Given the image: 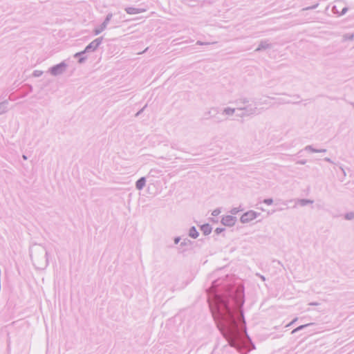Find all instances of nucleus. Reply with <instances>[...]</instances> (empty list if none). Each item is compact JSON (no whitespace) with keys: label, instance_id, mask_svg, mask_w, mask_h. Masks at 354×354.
Segmentation results:
<instances>
[{"label":"nucleus","instance_id":"1","mask_svg":"<svg viewBox=\"0 0 354 354\" xmlns=\"http://www.w3.org/2000/svg\"><path fill=\"white\" fill-rule=\"evenodd\" d=\"M220 279L212 281L207 290V302L218 328L230 346L244 353L251 342L246 332L242 307L245 301L242 285L230 286L223 292L218 290Z\"/></svg>","mask_w":354,"mask_h":354},{"label":"nucleus","instance_id":"2","mask_svg":"<svg viewBox=\"0 0 354 354\" xmlns=\"http://www.w3.org/2000/svg\"><path fill=\"white\" fill-rule=\"evenodd\" d=\"M30 257L37 269L44 270L48 265V251L41 245H34L30 248Z\"/></svg>","mask_w":354,"mask_h":354},{"label":"nucleus","instance_id":"3","mask_svg":"<svg viewBox=\"0 0 354 354\" xmlns=\"http://www.w3.org/2000/svg\"><path fill=\"white\" fill-rule=\"evenodd\" d=\"M260 103L257 99H250V102H247L243 107L236 108L238 113L237 117L245 118L252 115H258L260 113L259 108Z\"/></svg>","mask_w":354,"mask_h":354},{"label":"nucleus","instance_id":"4","mask_svg":"<svg viewBox=\"0 0 354 354\" xmlns=\"http://www.w3.org/2000/svg\"><path fill=\"white\" fill-rule=\"evenodd\" d=\"M102 41H103L102 37L96 38L93 41H91L88 45H87L83 51L75 53L74 57L76 58L80 57L79 60H78L79 63L84 62L86 57H84L83 55L86 53L94 52L98 48V46L102 44Z\"/></svg>","mask_w":354,"mask_h":354},{"label":"nucleus","instance_id":"5","mask_svg":"<svg viewBox=\"0 0 354 354\" xmlns=\"http://www.w3.org/2000/svg\"><path fill=\"white\" fill-rule=\"evenodd\" d=\"M68 64L65 61H63L61 63L50 67L48 69V73H50L53 76H58L65 73Z\"/></svg>","mask_w":354,"mask_h":354},{"label":"nucleus","instance_id":"6","mask_svg":"<svg viewBox=\"0 0 354 354\" xmlns=\"http://www.w3.org/2000/svg\"><path fill=\"white\" fill-rule=\"evenodd\" d=\"M112 17H113V14L111 12L108 13L105 17L104 21L101 24V25H100L98 27H97L94 29V30H93L94 35H98L102 31H104L106 28V27H107L109 23L110 22V21L111 20Z\"/></svg>","mask_w":354,"mask_h":354},{"label":"nucleus","instance_id":"7","mask_svg":"<svg viewBox=\"0 0 354 354\" xmlns=\"http://www.w3.org/2000/svg\"><path fill=\"white\" fill-rule=\"evenodd\" d=\"M259 215H260L259 213L252 211V210H250V211L244 213L241 216L240 220L242 223H248L252 221V220L257 218Z\"/></svg>","mask_w":354,"mask_h":354},{"label":"nucleus","instance_id":"8","mask_svg":"<svg viewBox=\"0 0 354 354\" xmlns=\"http://www.w3.org/2000/svg\"><path fill=\"white\" fill-rule=\"evenodd\" d=\"M220 113V110L218 107H211L207 111H205L203 113V119L209 120L211 118H217L216 115Z\"/></svg>","mask_w":354,"mask_h":354},{"label":"nucleus","instance_id":"9","mask_svg":"<svg viewBox=\"0 0 354 354\" xmlns=\"http://www.w3.org/2000/svg\"><path fill=\"white\" fill-rule=\"evenodd\" d=\"M236 221V218L232 215H227L223 216L221 220V223L223 225L225 226H233Z\"/></svg>","mask_w":354,"mask_h":354},{"label":"nucleus","instance_id":"10","mask_svg":"<svg viewBox=\"0 0 354 354\" xmlns=\"http://www.w3.org/2000/svg\"><path fill=\"white\" fill-rule=\"evenodd\" d=\"M247 102H250V98L245 97H241L235 100L232 103L235 104L234 108L243 107Z\"/></svg>","mask_w":354,"mask_h":354},{"label":"nucleus","instance_id":"11","mask_svg":"<svg viewBox=\"0 0 354 354\" xmlns=\"http://www.w3.org/2000/svg\"><path fill=\"white\" fill-rule=\"evenodd\" d=\"M124 10L129 15L139 14L146 11V9L145 8H137L133 7H127Z\"/></svg>","mask_w":354,"mask_h":354},{"label":"nucleus","instance_id":"12","mask_svg":"<svg viewBox=\"0 0 354 354\" xmlns=\"http://www.w3.org/2000/svg\"><path fill=\"white\" fill-rule=\"evenodd\" d=\"M221 111L223 115L232 116L236 113V111H237V109H236V108L227 106L223 108Z\"/></svg>","mask_w":354,"mask_h":354},{"label":"nucleus","instance_id":"13","mask_svg":"<svg viewBox=\"0 0 354 354\" xmlns=\"http://www.w3.org/2000/svg\"><path fill=\"white\" fill-rule=\"evenodd\" d=\"M146 184V178L145 177H141L136 182V188L138 190H142Z\"/></svg>","mask_w":354,"mask_h":354},{"label":"nucleus","instance_id":"14","mask_svg":"<svg viewBox=\"0 0 354 354\" xmlns=\"http://www.w3.org/2000/svg\"><path fill=\"white\" fill-rule=\"evenodd\" d=\"M8 101L4 100L0 102V115L5 113L8 111Z\"/></svg>","mask_w":354,"mask_h":354},{"label":"nucleus","instance_id":"15","mask_svg":"<svg viewBox=\"0 0 354 354\" xmlns=\"http://www.w3.org/2000/svg\"><path fill=\"white\" fill-rule=\"evenodd\" d=\"M201 230L205 235H208L212 232V227L209 224H204L201 227Z\"/></svg>","mask_w":354,"mask_h":354},{"label":"nucleus","instance_id":"16","mask_svg":"<svg viewBox=\"0 0 354 354\" xmlns=\"http://www.w3.org/2000/svg\"><path fill=\"white\" fill-rule=\"evenodd\" d=\"M189 236L193 239H196L198 236V232L194 226L189 229Z\"/></svg>","mask_w":354,"mask_h":354},{"label":"nucleus","instance_id":"17","mask_svg":"<svg viewBox=\"0 0 354 354\" xmlns=\"http://www.w3.org/2000/svg\"><path fill=\"white\" fill-rule=\"evenodd\" d=\"M241 211H243V209L241 208V206H239V207H234L232 208L231 210H230V213L232 214V215H235L238 212H241Z\"/></svg>","mask_w":354,"mask_h":354},{"label":"nucleus","instance_id":"18","mask_svg":"<svg viewBox=\"0 0 354 354\" xmlns=\"http://www.w3.org/2000/svg\"><path fill=\"white\" fill-rule=\"evenodd\" d=\"M43 74V71L35 70L32 73V75L35 77H40Z\"/></svg>","mask_w":354,"mask_h":354},{"label":"nucleus","instance_id":"19","mask_svg":"<svg viewBox=\"0 0 354 354\" xmlns=\"http://www.w3.org/2000/svg\"><path fill=\"white\" fill-rule=\"evenodd\" d=\"M220 213H221V209H220L219 208H217V209H215L212 212V216H218Z\"/></svg>","mask_w":354,"mask_h":354},{"label":"nucleus","instance_id":"20","mask_svg":"<svg viewBox=\"0 0 354 354\" xmlns=\"http://www.w3.org/2000/svg\"><path fill=\"white\" fill-rule=\"evenodd\" d=\"M190 243V241L187 239H185L181 243H180V245L181 246H185V245H187L188 243Z\"/></svg>","mask_w":354,"mask_h":354},{"label":"nucleus","instance_id":"21","mask_svg":"<svg viewBox=\"0 0 354 354\" xmlns=\"http://www.w3.org/2000/svg\"><path fill=\"white\" fill-rule=\"evenodd\" d=\"M224 228H221V227H217L216 230H215V233L218 234H220L221 232H223L224 231Z\"/></svg>","mask_w":354,"mask_h":354},{"label":"nucleus","instance_id":"22","mask_svg":"<svg viewBox=\"0 0 354 354\" xmlns=\"http://www.w3.org/2000/svg\"><path fill=\"white\" fill-rule=\"evenodd\" d=\"M210 44H211V43H209V42H202V41H198L196 42V44H198V45H201V46H202V45H209Z\"/></svg>","mask_w":354,"mask_h":354},{"label":"nucleus","instance_id":"23","mask_svg":"<svg viewBox=\"0 0 354 354\" xmlns=\"http://www.w3.org/2000/svg\"><path fill=\"white\" fill-rule=\"evenodd\" d=\"M180 241V237L177 236L174 238V243L178 244Z\"/></svg>","mask_w":354,"mask_h":354},{"label":"nucleus","instance_id":"24","mask_svg":"<svg viewBox=\"0 0 354 354\" xmlns=\"http://www.w3.org/2000/svg\"><path fill=\"white\" fill-rule=\"evenodd\" d=\"M147 106V105H145L142 109H140L136 114V116H138L141 113H142V111H144V109H145V107Z\"/></svg>","mask_w":354,"mask_h":354},{"label":"nucleus","instance_id":"25","mask_svg":"<svg viewBox=\"0 0 354 354\" xmlns=\"http://www.w3.org/2000/svg\"><path fill=\"white\" fill-rule=\"evenodd\" d=\"M264 48V46L263 45V44L261 43L259 46V47L257 49V50H259L261 48Z\"/></svg>","mask_w":354,"mask_h":354},{"label":"nucleus","instance_id":"26","mask_svg":"<svg viewBox=\"0 0 354 354\" xmlns=\"http://www.w3.org/2000/svg\"><path fill=\"white\" fill-rule=\"evenodd\" d=\"M22 158H23L24 160H25L28 159L27 156H26V155H24H24H22Z\"/></svg>","mask_w":354,"mask_h":354},{"label":"nucleus","instance_id":"27","mask_svg":"<svg viewBox=\"0 0 354 354\" xmlns=\"http://www.w3.org/2000/svg\"><path fill=\"white\" fill-rule=\"evenodd\" d=\"M260 277L262 279L263 281L266 280V277L263 275H261Z\"/></svg>","mask_w":354,"mask_h":354},{"label":"nucleus","instance_id":"28","mask_svg":"<svg viewBox=\"0 0 354 354\" xmlns=\"http://www.w3.org/2000/svg\"><path fill=\"white\" fill-rule=\"evenodd\" d=\"M300 328L301 327L297 328L294 331L299 330Z\"/></svg>","mask_w":354,"mask_h":354}]
</instances>
